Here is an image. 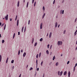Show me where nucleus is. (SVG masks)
<instances>
[{
    "label": "nucleus",
    "mask_w": 77,
    "mask_h": 77,
    "mask_svg": "<svg viewBox=\"0 0 77 77\" xmlns=\"http://www.w3.org/2000/svg\"><path fill=\"white\" fill-rule=\"evenodd\" d=\"M41 53H40L39 55V57H41Z\"/></svg>",
    "instance_id": "26"
},
{
    "label": "nucleus",
    "mask_w": 77,
    "mask_h": 77,
    "mask_svg": "<svg viewBox=\"0 0 77 77\" xmlns=\"http://www.w3.org/2000/svg\"><path fill=\"white\" fill-rule=\"evenodd\" d=\"M59 26H60V25L59 24V25H58V28H59Z\"/></svg>",
    "instance_id": "52"
},
{
    "label": "nucleus",
    "mask_w": 77,
    "mask_h": 77,
    "mask_svg": "<svg viewBox=\"0 0 77 77\" xmlns=\"http://www.w3.org/2000/svg\"><path fill=\"white\" fill-rule=\"evenodd\" d=\"M57 22H56L55 23V27H56H56H57Z\"/></svg>",
    "instance_id": "8"
},
{
    "label": "nucleus",
    "mask_w": 77,
    "mask_h": 77,
    "mask_svg": "<svg viewBox=\"0 0 77 77\" xmlns=\"http://www.w3.org/2000/svg\"><path fill=\"white\" fill-rule=\"evenodd\" d=\"M37 71H39V68H38L37 69Z\"/></svg>",
    "instance_id": "51"
},
{
    "label": "nucleus",
    "mask_w": 77,
    "mask_h": 77,
    "mask_svg": "<svg viewBox=\"0 0 77 77\" xmlns=\"http://www.w3.org/2000/svg\"><path fill=\"white\" fill-rule=\"evenodd\" d=\"M36 63L37 65V66H38V60H36Z\"/></svg>",
    "instance_id": "32"
},
{
    "label": "nucleus",
    "mask_w": 77,
    "mask_h": 77,
    "mask_svg": "<svg viewBox=\"0 0 77 77\" xmlns=\"http://www.w3.org/2000/svg\"><path fill=\"white\" fill-rule=\"evenodd\" d=\"M67 73V72H66V71L64 72L63 74L64 75H66V74Z\"/></svg>",
    "instance_id": "7"
},
{
    "label": "nucleus",
    "mask_w": 77,
    "mask_h": 77,
    "mask_svg": "<svg viewBox=\"0 0 77 77\" xmlns=\"http://www.w3.org/2000/svg\"><path fill=\"white\" fill-rule=\"evenodd\" d=\"M17 18L16 17L15 19V21H16V20H17Z\"/></svg>",
    "instance_id": "61"
},
{
    "label": "nucleus",
    "mask_w": 77,
    "mask_h": 77,
    "mask_svg": "<svg viewBox=\"0 0 77 77\" xmlns=\"http://www.w3.org/2000/svg\"><path fill=\"white\" fill-rule=\"evenodd\" d=\"M26 53L24 52L23 54V57H25V56H26Z\"/></svg>",
    "instance_id": "6"
},
{
    "label": "nucleus",
    "mask_w": 77,
    "mask_h": 77,
    "mask_svg": "<svg viewBox=\"0 0 77 77\" xmlns=\"http://www.w3.org/2000/svg\"><path fill=\"white\" fill-rule=\"evenodd\" d=\"M77 18H76L75 20V22H76V21H77Z\"/></svg>",
    "instance_id": "39"
},
{
    "label": "nucleus",
    "mask_w": 77,
    "mask_h": 77,
    "mask_svg": "<svg viewBox=\"0 0 77 77\" xmlns=\"http://www.w3.org/2000/svg\"><path fill=\"white\" fill-rule=\"evenodd\" d=\"M75 66H77V63H76L75 64Z\"/></svg>",
    "instance_id": "59"
},
{
    "label": "nucleus",
    "mask_w": 77,
    "mask_h": 77,
    "mask_svg": "<svg viewBox=\"0 0 77 77\" xmlns=\"http://www.w3.org/2000/svg\"><path fill=\"white\" fill-rule=\"evenodd\" d=\"M29 2H27V5H26V8H28V6H29Z\"/></svg>",
    "instance_id": "17"
},
{
    "label": "nucleus",
    "mask_w": 77,
    "mask_h": 77,
    "mask_svg": "<svg viewBox=\"0 0 77 77\" xmlns=\"http://www.w3.org/2000/svg\"><path fill=\"white\" fill-rule=\"evenodd\" d=\"M43 25V23H41L40 25V29H42Z\"/></svg>",
    "instance_id": "3"
},
{
    "label": "nucleus",
    "mask_w": 77,
    "mask_h": 77,
    "mask_svg": "<svg viewBox=\"0 0 77 77\" xmlns=\"http://www.w3.org/2000/svg\"><path fill=\"white\" fill-rule=\"evenodd\" d=\"M6 24H5V26H4V30H5V29H6Z\"/></svg>",
    "instance_id": "25"
},
{
    "label": "nucleus",
    "mask_w": 77,
    "mask_h": 77,
    "mask_svg": "<svg viewBox=\"0 0 77 77\" xmlns=\"http://www.w3.org/2000/svg\"><path fill=\"white\" fill-rule=\"evenodd\" d=\"M2 38V36L1 35V34H0V38Z\"/></svg>",
    "instance_id": "55"
},
{
    "label": "nucleus",
    "mask_w": 77,
    "mask_h": 77,
    "mask_svg": "<svg viewBox=\"0 0 77 77\" xmlns=\"http://www.w3.org/2000/svg\"><path fill=\"white\" fill-rule=\"evenodd\" d=\"M77 35V32H75L74 33V35L75 36Z\"/></svg>",
    "instance_id": "35"
},
{
    "label": "nucleus",
    "mask_w": 77,
    "mask_h": 77,
    "mask_svg": "<svg viewBox=\"0 0 77 77\" xmlns=\"http://www.w3.org/2000/svg\"><path fill=\"white\" fill-rule=\"evenodd\" d=\"M36 2H35L34 3V6H36Z\"/></svg>",
    "instance_id": "27"
},
{
    "label": "nucleus",
    "mask_w": 77,
    "mask_h": 77,
    "mask_svg": "<svg viewBox=\"0 0 77 77\" xmlns=\"http://www.w3.org/2000/svg\"><path fill=\"white\" fill-rule=\"evenodd\" d=\"M5 18L6 20H8V14H7L6 16L5 17Z\"/></svg>",
    "instance_id": "4"
},
{
    "label": "nucleus",
    "mask_w": 77,
    "mask_h": 77,
    "mask_svg": "<svg viewBox=\"0 0 77 77\" xmlns=\"http://www.w3.org/2000/svg\"><path fill=\"white\" fill-rule=\"evenodd\" d=\"M25 1H26V0H23V3H25Z\"/></svg>",
    "instance_id": "53"
},
{
    "label": "nucleus",
    "mask_w": 77,
    "mask_h": 77,
    "mask_svg": "<svg viewBox=\"0 0 77 77\" xmlns=\"http://www.w3.org/2000/svg\"><path fill=\"white\" fill-rule=\"evenodd\" d=\"M38 54H37L36 55V57L37 58V59H38Z\"/></svg>",
    "instance_id": "31"
},
{
    "label": "nucleus",
    "mask_w": 77,
    "mask_h": 77,
    "mask_svg": "<svg viewBox=\"0 0 77 77\" xmlns=\"http://www.w3.org/2000/svg\"><path fill=\"white\" fill-rule=\"evenodd\" d=\"M59 65V63L58 62H57L56 63L55 65L56 66H58V65Z\"/></svg>",
    "instance_id": "13"
},
{
    "label": "nucleus",
    "mask_w": 77,
    "mask_h": 77,
    "mask_svg": "<svg viewBox=\"0 0 77 77\" xmlns=\"http://www.w3.org/2000/svg\"><path fill=\"white\" fill-rule=\"evenodd\" d=\"M60 14H62V10H61L60 11Z\"/></svg>",
    "instance_id": "38"
},
{
    "label": "nucleus",
    "mask_w": 77,
    "mask_h": 77,
    "mask_svg": "<svg viewBox=\"0 0 77 77\" xmlns=\"http://www.w3.org/2000/svg\"><path fill=\"white\" fill-rule=\"evenodd\" d=\"M50 46V45H48V48H49V46Z\"/></svg>",
    "instance_id": "46"
},
{
    "label": "nucleus",
    "mask_w": 77,
    "mask_h": 77,
    "mask_svg": "<svg viewBox=\"0 0 77 77\" xmlns=\"http://www.w3.org/2000/svg\"><path fill=\"white\" fill-rule=\"evenodd\" d=\"M20 54V51L19 50L18 52V55H19V54Z\"/></svg>",
    "instance_id": "33"
},
{
    "label": "nucleus",
    "mask_w": 77,
    "mask_h": 77,
    "mask_svg": "<svg viewBox=\"0 0 77 77\" xmlns=\"http://www.w3.org/2000/svg\"><path fill=\"white\" fill-rule=\"evenodd\" d=\"M36 72H35V76L36 75Z\"/></svg>",
    "instance_id": "60"
},
{
    "label": "nucleus",
    "mask_w": 77,
    "mask_h": 77,
    "mask_svg": "<svg viewBox=\"0 0 77 77\" xmlns=\"http://www.w3.org/2000/svg\"><path fill=\"white\" fill-rule=\"evenodd\" d=\"M42 9L44 11H45V7L44 6L43 7Z\"/></svg>",
    "instance_id": "21"
},
{
    "label": "nucleus",
    "mask_w": 77,
    "mask_h": 77,
    "mask_svg": "<svg viewBox=\"0 0 77 77\" xmlns=\"http://www.w3.org/2000/svg\"><path fill=\"white\" fill-rule=\"evenodd\" d=\"M20 35V32H18V35Z\"/></svg>",
    "instance_id": "44"
},
{
    "label": "nucleus",
    "mask_w": 77,
    "mask_h": 77,
    "mask_svg": "<svg viewBox=\"0 0 77 77\" xmlns=\"http://www.w3.org/2000/svg\"><path fill=\"white\" fill-rule=\"evenodd\" d=\"M55 2H56V1L55 0H54V2H53V5H54V3H55Z\"/></svg>",
    "instance_id": "34"
},
{
    "label": "nucleus",
    "mask_w": 77,
    "mask_h": 77,
    "mask_svg": "<svg viewBox=\"0 0 77 77\" xmlns=\"http://www.w3.org/2000/svg\"><path fill=\"white\" fill-rule=\"evenodd\" d=\"M63 74V71H61V72L60 71H58V75H60V76H61Z\"/></svg>",
    "instance_id": "1"
},
{
    "label": "nucleus",
    "mask_w": 77,
    "mask_h": 77,
    "mask_svg": "<svg viewBox=\"0 0 77 77\" xmlns=\"http://www.w3.org/2000/svg\"><path fill=\"white\" fill-rule=\"evenodd\" d=\"M38 43L37 42H35L34 45V47H36V45H37Z\"/></svg>",
    "instance_id": "20"
},
{
    "label": "nucleus",
    "mask_w": 77,
    "mask_h": 77,
    "mask_svg": "<svg viewBox=\"0 0 77 77\" xmlns=\"http://www.w3.org/2000/svg\"><path fill=\"white\" fill-rule=\"evenodd\" d=\"M52 47V45H51L50 46V49H51V48Z\"/></svg>",
    "instance_id": "47"
},
{
    "label": "nucleus",
    "mask_w": 77,
    "mask_h": 77,
    "mask_svg": "<svg viewBox=\"0 0 77 77\" xmlns=\"http://www.w3.org/2000/svg\"><path fill=\"white\" fill-rule=\"evenodd\" d=\"M75 69V67H74V71Z\"/></svg>",
    "instance_id": "63"
},
{
    "label": "nucleus",
    "mask_w": 77,
    "mask_h": 77,
    "mask_svg": "<svg viewBox=\"0 0 77 77\" xmlns=\"http://www.w3.org/2000/svg\"><path fill=\"white\" fill-rule=\"evenodd\" d=\"M23 30H24V26L22 27V32H23Z\"/></svg>",
    "instance_id": "23"
},
{
    "label": "nucleus",
    "mask_w": 77,
    "mask_h": 77,
    "mask_svg": "<svg viewBox=\"0 0 77 77\" xmlns=\"http://www.w3.org/2000/svg\"><path fill=\"white\" fill-rule=\"evenodd\" d=\"M12 68H13V69H14V66H13Z\"/></svg>",
    "instance_id": "58"
},
{
    "label": "nucleus",
    "mask_w": 77,
    "mask_h": 77,
    "mask_svg": "<svg viewBox=\"0 0 77 77\" xmlns=\"http://www.w3.org/2000/svg\"><path fill=\"white\" fill-rule=\"evenodd\" d=\"M66 32V30H65L63 32V34H65Z\"/></svg>",
    "instance_id": "37"
},
{
    "label": "nucleus",
    "mask_w": 77,
    "mask_h": 77,
    "mask_svg": "<svg viewBox=\"0 0 77 77\" xmlns=\"http://www.w3.org/2000/svg\"><path fill=\"white\" fill-rule=\"evenodd\" d=\"M52 35V33L51 32L50 33V34H49V38H50L51 37V35Z\"/></svg>",
    "instance_id": "9"
},
{
    "label": "nucleus",
    "mask_w": 77,
    "mask_h": 77,
    "mask_svg": "<svg viewBox=\"0 0 77 77\" xmlns=\"http://www.w3.org/2000/svg\"><path fill=\"white\" fill-rule=\"evenodd\" d=\"M55 56H54L53 58V60H54V59H55Z\"/></svg>",
    "instance_id": "29"
},
{
    "label": "nucleus",
    "mask_w": 77,
    "mask_h": 77,
    "mask_svg": "<svg viewBox=\"0 0 77 77\" xmlns=\"http://www.w3.org/2000/svg\"><path fill=\"white\" fill-rule=\"evenodd\" d=\"M51 63H52V62H51L50 63L49 65H51Z\"/></svg>",
    "instance_id": "48"
},
{
    "label": "nucleus",
    "mask_w": 77,
    "mask_h": 77,
    "mask_svg": "<svg viewBox=\"0 0 77 77\" xmlns=\"http://www.w3.org/2000/svg\"><path fill=\"white\" fill-rule=\"evenodd\" d=\"M20 51L21 53H23V49L21 50Z\"/></svg>",
    "instance_id": "45"
},
{
    "label": "nucleus",
    "mask_w": 77,
    "mask_h": 77,
    "mask_svg": "<svg viewBox=\"0 0 77 77\" xmlns=\"http://www.w3.org/2000/svg\"><path fill=\"white\" fill-rule=\"evenodd\" d=\"M43 61H42V62H41V66H42V64H43Z\"/></svg>",
    "instance_id": "30"
},
{
    "label": "nucleus",
    "mask_w": 77,
    "mask_h": 77,
    "mask_svg": "<svg viewBox=\"0 0 77 77\" xmlns=\"http://www.w3.org/2000/svg\"><path fill=\"white\" fill-rule=\"evenodd\" d=\"M30 20H29L28 21V24H29H29H30Z\"/></svg>",
    "instance_id": "41"
},
{
    "label": "nucleus",
    "mask_w": 77,
    "mask_h": 77,
    "mask_svg": "<svg viewBox=\"0 0 77 77\" xmlns=\"http://www.w3.org/2000/svg\"><path fill=\"white\" fill-rule=\"evenodd\" d=\"M19 6H20V2L18 1L17 3V7H19Z\"/></svg>",
    "instance_id": "11"
},
{
    "label": "nucleus",
    "mask_w": 77,
    "mask_h": 77,
    "mask_svg": "<svg viewBox=\"0 0 77 77\" xmlns=\"http://www.w3.org/2000/svg\"><path fill=\"white\" fill-rule=\"evenodd\" d=\"M47 36H48V33H47Z\"/></svg>",
    "instance_id": "56"
},
{
    "label": "nucleus",
    "mask_w": 77,
    "mask_h": 77,
    "mask_svg": "<svg viewBox=\"0 0 77 77\" xmlns=\"http://www.w3.org/2000/svg\"><path fill=\"white\" fill-rule=\"evenodd\" d=\"M69 61H68L67 62V64H69Z\"/></svg>",
    "instance_id": "40"
},
{
    "label": "nucleus",
    "mask_w": 77,
    "mask_h": 77,
    "mask_svg": "<svg viewBox=\"0 0 77 77\" xmlns=\"http://www.w3.org/2000/svg\"><path fill=\"white\" fill-rule=\"evenodd\" d=\"M26 26L25 27V29H24V32H26Z\"/></svg>",
    "instance_id": "49"
},
{
    "label": "nucleus",
    "mask_w": 77,
    "mask_h": 77,
    "mask_svg": "<svg viewBox=\"0 0 77 77\" xmlns=\"http://www.w3.org/2000/svg\"><path fill=\"white\" fill-rule=\"evenodd\" d=\"M45 13H44V15H43L42 19H43V18H44V17H45Z\"/></svg>",
    "instance_id": "16"
},
{
    "label": "nucleus",
    "mask_w": 77,
    "mask_h": 77,
    "mask_svg": "<svg viewBox=\"0 0 77 77\" xmlns=\"http://www.w3.org/2000/svg\"><path fill=\"white\" fill-rule=\"evenodd\" d=\"M2 25V22H0V26H1Z\"/></svg>",
    "instance_id": "57"
},
{
    "label": "nucleus",
    "mask_w": 77,
    "mask_h": 77,
    "mask_svg": "<svg viewBox=\"0 0 77 77\" xmlns=\"http://www.w3.org/2000/svg\"><path fill=\"white\" fill-rule=\"evenodd\" d=\"M14 60H12V61H11V63H14Z\"/></svg>",
    "instance_id": "22"
},
{
    "label": "nucleus",
    "mask_w": 77,
    "mask_h": 77,
    "mask_svg": "<svg viewBox=\"0 0 77 77\" xmlns=\"http://www.w3.org/2000/svg\"><path fill=\"white\" fill-rule=\"evenodd\" d=\"M32 69H33V68L31 67L29 69V71H31V70H32Z\"/></svg>",
    "instance_id": "28"
},
{
    "label": "nucleus",
    "mask_w": 77,
    "mask_h": 77,
    "mask_svg": "<svg viewBox=\"0 0 77 77\" xmlns=\"http://www.w3.org/2000/svg\"><path fill=\"white\" fill-rule=\"evenodd\" d=\"M46 53L47 54H49V52L48 50H47L46 51Z\"/></svg>",
    "instance_id": "12"
},
{
    "label": "nucleus",
    "mask_w": 77,
    "mask_h": 77,
    "mask_svg": "<svg viewBox=\"0 0 77 77\" xmlns=\"http://www.w3.org/2000/svg\"><path fill=\"white\" fill-rule=\"evenodd\" d=\"M3 25H4V23L2 24V25L1 26V27H3Z\"/></svg>",
    "instance_id": "54"
},
{
    "label": "nucleus",
    "mask_w": 77,
    "mask_h": 77,
    "mask_svg": "<svg viewBox=\"0 0 77 77\" xmlns=\"http://www.w3.org/2000/svg\"><path fill=\"white\" fill-rule=\"evenodd\" d=\"M63 13H64V10H63L62 11V14H63Z\"/></svg>",
    "instance_id": "42"
},
{
    "label": "nucleus",
    "mask_w": 77,
    "mask_h": 77,
    "mask_svg": "<svg viewBox=\"0 0 77 77\" xmlns=\"http://www.w3.org/2000/svg\"><path fill=\"white\" fill-rule=\"evenodd\" d=\"M8 59H9V58L8 57L7 58V59L6 60V63H8Z\"/></svg>",
    "instance_id": "14"
},
{
    "label": "nucleus",
    "mask_w": 77,
    "mask_h": 77,
    "mask_svg": "<svg viewBox=\"0 0 77 77\" xmlns=\"http://www.w3.org/2000/svg\"><path fill=\"white\" fill-rule=\"evenodd\" d=\"M21 74H20L19 77H21Z\"/></svg>",
    "instance_id": "50"
},
{
    "label": "nucleus",
    "mask_w": 77,
    "mask_h": 77,
    "mask_svg": "<svg viewBox=\"0 0 77 77\" xmlns=\"http://www.w3.org/2000/svg\"><path fill=\"white\" fill-rule=\"evenodd\" d=\"M62 44V42L60 41H58L57 42V45H61Z\"/></svg>",
    "instance_id": "2"
},
{
    "label": "nucleus",
    "mask_w": 77,
    "mask_h": 77,
    "mask_svg": "<svg viewBox=\"0 0 77 77\" xmlns=\"http://www.w3.org/2000/svg\"><path fill=\"white\" fill-rule=\"evenodd\" d=\"M19 24V20H18L17 21V26H18Z\"/></svg>",
    "instance_id": "10"
},
{
    "label": "nucleus",
    "mask_w": 77,
    "mask_h": 77,
    "mask_svg": "<svg viewBox=\"0 0 77 77\" xmlns=\"http://www.w3.org/2000/svg\"><path fill=\"white\" fill-rule=\"evenodd\" d=\"M2 60V55H0V62Z\"/></svg>",
    "instance_id": "18"
},
{
    "label": "nucleus",
    "mask_w": 77,
    "mask_h": 77,
    "mask_svg": "<svg viewBox=\"0 0 77 77\" xmlns=\"http://www.w3.org/2000/svg\"><path fill=\"white\" fill-rule=\"evenodd\" d=\"M33 42H34V38H33L32 40V44L33 43Z\"/></svg>",
    "instance_id": "24"
},
{
    "label": "nucleus",
    "mask_w": 77,
    "mask_h": 77,
    "mask_svg": "<svg viewBox=\"0 0 77 77\" xmlns=\"http://www.w3.org/2000/svg\"><path fill=\"white\" fill-rule=\"evenodd\" d=\"M15 33H14V35H13V39H14V38H15Z\"/></svg>",
    "instance_id": "15"
},
{
    "label": "nucleus",
    "mask_w": 77,
    "mask_h": 77,
    "mask_svg": "<svg viewBox=\"0 0 77 77\" xmlns=\"http://www.w3.org/2000/svg\"><path fill=\"white\" fill-rule=\"evenodd\" d=\"M5 42V40H3L2 41V43L3 44Z\"/></svg>",
    "instance_id": "36"
},
{
    "label": "nucleus",
    "mask_w": 77,
    "mask_h": 77,
    "mask_svg": "<svg viewBox=\"0 0 77 77\" xmlns=\"http://www.w3.org/2000/svg\"><path fill=\"white\" fill-rule=\"evenodd\" d=\"M70 74H71V72H70V71H69L68 73V77H70Z\"/></svg>",
    "instance_id": "5"
},
{
    "label": "nucleus",
    "mask_w": 77,
    "mask_h": 77,
    "mask_svg": "<svg viewBox=\"0 0 77 77\" xmlns=\"http://www.w3.org/2000/svg\"><path fill=\"white\" fill-rule=\"evenodd\" d=\"M43 40V38H42L40 39V41L42 42V41Z\"/></svg>",
    "instance_id": "19"
},
{
    "label": "nucleus",
    "mask_w": 77,
    "mask_h": 77,
    "mask_svg": "<svg viewBox=\"0 0 77 77\" xmlns=\"http://www.w3.org/2000/svg\"><path fill=\"white\" fill-rule=\"evenodd\" d=\"M11 21H12V19H10V20Z\"/></svg>",
    "instance_id": "62"
},
{
    "label": "nucleus",
    "mask_w": 77,
    "mask_h": 77,
    "mask_svg": "<svg viewBox=\"0 0 77 77\" xmlns=\"http://www.w3.org/2000/svg\"><path fill=\"white\" fill-rule=\"evenodd\" d=\"M28 65H27V66H26V68H28Z\"/></svg>",
    "instance_id": "64"
},
{
    "label": "nucleus",
    "mask_w": 77,
    "mask_h": 77,
    "mask_svg": "<svg viewBox=\"0 0 77 77\" xmlns=\"http://www.w3.org/2000/svg\"><path fill=\"white\" fill-rule=\"evenodd\" d=\"M34 1H35V0H32V3H34Z\"/></svg>",
    "instance_id": "43"
}]
</instances>
